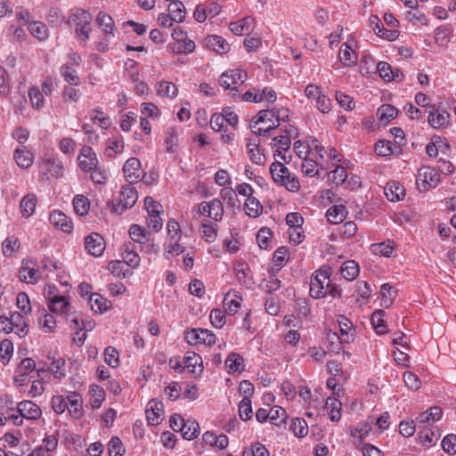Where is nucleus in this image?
Returning <instances> with one entry per match:
<instances>
[{"instance_id":"obj_1","label":"nucleus","mask_w":456,"mask_h":456,"mask_svg":"<svg viewBox=\"0 0 456 456\" xmlns=\"http://www.w3.org/2000/svg\"><path fill=\"white\" fill-rule=\"evenodd\" d=\"M270 174L276 184L284 186L290 191H297L299 190L300 183L298 179L297 176L291 175L288 167L281 162H273L270 166Z\"/></svg>"},{"instance_id":"obj_2","label":"nucleus","mask_w":456,"mask_h":456,"mask_svg":"<svg viewBox=\"0 0 456 456\" xmlns=\"http://www.w3.org/2000/svg\"><path fill=\"white\" fill-rule=\"evenodd\" d=\"M91 14L83 10V9H76L72 11L68 19L69 24L76 25V34L82 35L85 37V39L89 37V33L91 29Z\"/></svg>"},{"instance_id":"obj_3","label":"nucleus","mask_w":456,"mask_h":456,"mask_svg":"<svg viewBox=\"0 0 456 456\" xmlns=\"http://www.w3.org/2000/svg\"><path fill=\"white\" fill-rule=\"evenodd\" d=\"M330 272L329 269H319L312 275L310 281V295L314 298L324 297L327 281H330Z\"/></svg>"},{"instance_id":"obj_4","label":"nucleus","mask_w":456,"mask_h":456,"mask_svg":"<svg viewBox=\"0 0 456 456\" xmlns=\"http://www.w3.org/2000/svg\"><path fill=\"white\" fill-rule=\"evenodd\" d=\"M138 195L135 188L130 185L123 186L119 195V201L116 206L113 207L112 211L121 214L126 209L134 207Z\"/></svg>"},{"instance_id":"obj_5","label":"nucleus","mask_w":456,"mask_h":456,"mask_svg":"<svg viewBox=\"0 0 456 456\" xmlns=\"http://www.w3.org/2000/svg\"><path fill=\"white\" fill-rule=\"evenodd\" d=\"M246 75H243L240 70H230L228 72L223 73L219 77V85L224 89H231V94L232 98H235L239 95L238 90L236 87H232V85H237L238 83L242 84Z\"/></svg>"},{"instance_id":"obj_6","label":"nucleus","mask_w":456,"mask_h":456,"mask_svg":"<svg viewBox=\"0 0 456 456\" xmlns=\"http://www.w3.org/2000/svg\"><path fill=\"white\" fill-rule=\"evenodd\" d=\"M216 335L204 329H192L185 334V339L191 345L205 344L211 346L216 343Z\"/></svg>"},{"instance_id":"obj_7","label":"nucleus","mask_w":456,"mask_h":456,"mask_svg":"<svg viewBox=\"0 0 456 456\" xmlns=\"http://www.w3.org/2000/svg\"><path fill=\"white\" fill-rule=\"evenodd\" d=\"M77 160L81 170L86 173L93 171L99 163L96 153L90 146L86 145L81 148Z\"/></svg>"},{"instance_id":"obj_8","label":"nucleus","mask_w":456,"mask_h":456,"mask_svg":"<svg viewBox=\"0 0 456 456\" xmlns=\"http://www.w3.org/2000/svg\"><path fill=\"white\" fill-rule=\"evenodd\" d=\"M85 247L90 255L100 256L104 251L105 241L99 233L94 232L86 237Z\"/></svg>"},{"instance_id":"obj_9","label":"nucleus","mask_w":456,"mask_h":456,"mask_svg":"<svg viewBox=\"0 0 456 456\" xmlns=\"http://www.w3.org/2000/svg\"><path fill=\"white\" fill-rule=\"evenodd\" d=\"M164 405L162 402L151 400L146 408V417L149 424L152 426L159 425L162 420Z\"/></svg>"},{"instance_id":"obj_10","label":"nucleus","mask_w":456,"mask_h":456,"mask_svg":"<svg viewBox=\"0 0 456 456\" xmlns=\"http://www.w3.org/2000/svg\"><path fill=\"white\" fill-rule=\"evenodd\" d=\"M140 168L141 162L137 158H130L126 161L123 167V172L126 180L129 183H134L138 182L140 178Z\"/></svg>"},{"instance_id":"obj_11","label":"nucleus","mask_w":456,"mask_h":456,"mask_svg":"<svg viewBox=\"0 0 456 456\" xmlns=\"http://www.w3.org/2000/svg\"><path fill=\"white\" fill-rule=\"evenodd\" d=\"M18 411L22 418L37 419L42 414L41 409L32 401H22L18 405Z\"/></svg>"},{"instance_id":"obj_12","label":"nucleus","mask_w":456,"mask_h":456,"mask_svg":"<svg viewBox=\"0 0 456 456\" xmlns=\"http://www.w3.org/2000/svg\"><path fill=\"white\" fill-rule=\"evenodd\" d=\"M49 219L52 224L60 228L64 232H70L73 229L71 219L60 210H54L50 215Z\"/></svg>"},{"instance_id":"obj_13","label":"nucleus","mask_w":456,"mask_h":456,"mask_svg":"<svg viewBox=\"0 0 456 456\" xmlns=\"http://www.w3.org/2000/svg\"><path fill=\"white\" fill-rule=\"evenodd\" d=\"M8 318H9L10 327H12V331H13L14 329H16L15 332L20 338H24L25 336H27L28 331V326L26 323V322L24 321V318L20 313H19V312L12 313L10 314V317H8Z\"/></svg>"},{"instance_id":"obj_14","label":"nucleus","mask_w":456,"mask_h":456,"mask_svg":"<svg viewBox=\"0 0 456 456\" xmlns=\"http://www.w3.org/2000/svg\"><path fill=\"white\" fill-rule=\"evenodd\" d=\"M68 399V408L69 414L75 419H78L82 417L83 410H82V399L78 394L76 392L70 393L67 397Z\"/></svg>"},{"instance_id":"obj_15","label":"nucleus","mask_w":456,"mask_h":456,"mask_svg":"<svg viewBox=\"0 0 456 456\" xmlns=\"http://www.w3.org/2000/svg\"><path fill=\"white\" fill-rule=\"evenodd\" d=\"M384 191L387 200L393 202L403 200L405 195L403 186L395 181L388 183Z\"/></svg>"},{"instance_id":"obj_16","label":"nucleus","mask_w":456,"mask_h":456,"mask_svg":"<svg viewBox=\"0 0 456 456\" xmlns=\"http://www.w3.org/2000/svg\"><path fill=\"white\" fill-rule=\"evenodd\" d=\"M419 179L429 186H436L440 181V175L436 169L430 167H422L419 169Z\"/></svg>"},{"instance_id":"obj_17","label":"nucleus","mask_w":456,"mask_h":456,"mask_svg":"<svg viewBox=\"0 0 456 456\" xmlns=\"http://www.w3.org/2000/svg\"><path fill=\"white\" fill-rule=\"evenodd\" d=\"M206 45L218 53H225L230 50L229 44L221 37L216 35L206 38Z\"/></svg>"},{"instance_id":"obj_18","label":"nucleus","mask_w":456,"mask_h":456,"mask_svg":"<svg viewBox=\"0 0 456 456\" xmlns=\"http://www.w3.org/2000/svg\"><path fill=\"white\" fill-rule=\"evenodd\" d=\"M96 22L105 33L106 40H109V36L112 34L115 28L112 17L106 12H100L96 17Z\"/></svg>"},{"instance_id":"obj_19","label":"nucleus","mask_w":456,"mask_h":456,"mask_svg":"<svg viewBox=\"0 0 456 456\" xmlns=\"http://www.w3.org/2000/svg\"><path fill=\"white\" fill-rule=\"evenodd\" d=\"M225 367L229 373H240L244 370V359L240 354L231 353L225 361Z\"/></svg>"},{"instance_id":"obj_20","label":"nucleus","mask_w":456,"mask_h":456,"mask_svg":"<svg viewBox=\"0 0 456 456\" xmlns=\"http://www.w3.org/2000/svg\"><path fill=\"white\" fill-rule=\"evenodd\" d=\"M122 256L124 263L129 266L136 267L140 264V256L134 248V245L129 242L123 245Z\"/></svg>"},{"instance_id":"obj_21","label":"nucleus","mask_w":456,"mask_h":456,"mask_svg":"<svg viewBox=\"0 0 456 456\" xmlns=\"http://www.w3.org/2000/svg\"><path fill=\"white\" fill-rule=\"evenodd\" d=\"M185 368L191 373H201L203 371L202 359L195 353H187L183 358Z\"/></svg>"},{"instance_id":"obj_22","label":"nucleus","mask_w":456,"mask_h":456,"mask_svg":"<svg viewBox=\"0 0 456 456\" xmlns=\"http://www.w3.org/2000/svg\"><path fill=\"white\" fill-rule=\"evenodd\" d=\"M289 120V110L288 109H280L276 111V121L277 123H273L267 128H258L257 131H254L257 135L269 136L271 132L280 126L281 121Z\"/></svg>"},{"instance_id":"obj_23","label":"nucleus","mask_w":456,"mask_h":456,"mask_svg":"<svg viewBox=\"0 0 456 456\" xmlns=\"http://www.w3.org/2000/svg\"><path fill=\"white\" fill-rule=\"evenodd\" d=\"M450 114L444 110L439 112L437 110H431L428 115V123L434 128H440L446 126Z\"/></svg>"},{"instance_id":"obj_24","label":"nucleus","mask_w":456,"mask_h":456,"mask_svg":"<svg viewBox=\"0 0 456 456\" xmlns=\"http://www.w3.org/2000/svg\"><path fill=\"white\" fill-rule=\"evenodd\" d=\"M347 214L346 207L342 205H335L330 208L326 213V216L330 223L339 224L344 221Z\"/></svg>"},{"instance_id":"obj_25","label":"nucleus","mask_w":456,"mask_h":456,"mask_svg":"<svg viewBox=\"0 0 456 456\" xmlns=\"http://www.w3.org/2000/svg\"><path fill=\"white\" fill-rule=\"evenodd\" d=\"M39 324L45 332H53L55 328V319L52 314H47L44 307H38Z\"/></svg>"},{"instance_id":"obj_26","label":"nucleus","mask_w":456,"mask_h":456,"mask_svg":"<svg viewBox=\"0 0 456 456\" xmlns=\"http://www.w3.org/2000/svg\"><path fill=\"white\" fill-rule=\"evenodd\" d=\"M89 300L91 308L95 313H104L111 306L110 301L97 293L91 294Z\"/></svg>"},{"instance_id":"obj_27","label":"nucleus","mask_w":456,"mask_h":456,"mask_svg":"<svg viewBox=\"0 0 456 456\" xmlns=\"http://www.w3.org/2000/svg\"><path fill=\"white\" fill-rule=\"evenodd\" d=\"M181 434L184 439L192 440L200 434L199 423L194 419H187L182 425Z\"/></svg>"},{"instance_id":"obj_28","label":"nucleus","mask_w":456,"mask_h":456,"mask_svg":"<svg viewBox=\"0 0 456 456\" xmlns=\"http://www.w3.org/2000/svg\"><path fill=\"white\" fill-rule=\"evenodd\" d=\"M37 205V197L34 194H28L20 201V208L22 216L29 217L33 215Z\"/></svg>"},{"instance_id":"obj_29","label":"nucleus","mask_w":456,"mask_h":456,"mask_svg":"<svg viewBox=\"0 0 456 456\" xmlns=\"http://www.w3.org/2000/svg\"><path fill=\"white\" fill-rule=\"evenodd\" d=\"M248 149V154L251 161L256 165L263 166L265 163V156L259 149V142H252L251 139H248V142L247 144Z\"/></svg>"},{"instance_id":"obj_30","label":"nucleus","mask_w":456,"mask_h":456,"mask_svg":"<svg viewBox=\"0 0 456 456\" xmlns=\"http://www.w3.org/2000/svg\"><path fill=\"white\" fill-rule=\"evenodd\" d=\"M326 408L330 411V419L331 421H338L341 418L342 403L334 397H328L325 403Z\"/></svg>"},{"instance_id":"obj_31","label":"nucleus","mask_w":456,"mask_h":456,"mask_svg":"<svg viewBox=\"0 0 456 456\" xmlns=\"http://www.w3.org/2000/svg\"><path fill=\"white\" fill-rule=\"evenodd\" d=\"M168 12L176 22H183L185 19V7L181 1H173L168 5Z\"/></svg>"},{"instance_id":"obj_32","label":"nucleus","mask_w":456,"mask_h":456,"mask_svg":"<svg viewBox=\"0 0 456 456\" xmlns=\"http://www.w3.org/2000/svg\"><path fill=\"white\" fill-rule=\"evenodd\" d=\"M380 294L381 305L384 306L385 308H387L392 304L393 300L395 298L397 295V290L388 283H384L380 287Z\"/></svg>"},{"instance_id":"obj_33","label":"nucleus","mask_w":456,"mask_h":456,"mask_svg":"<svg viewBox=\"0 0 456 456\" xmlns=\"http://www.w3.org/2000/svg\"><path fill=\"white\" fill-rule=\"evenodd\" d=\"M360 272L358 264L354 260L346 261L341 266V274L347 281L354 280Z\"/></svg>"},{"instance_id":"obj_34","label":"nucleus","mask_w":456,"mask_h":456,"mask_svg":"<svg viewBox=\"0 0 456 456\" xmlns=\"http://www.w3.org/2000/svg\"><path fill=\"white\" fill-rule=\"evenodd\" d=\"M398 112V110L391 104H382L378 109L379 120L385 125L387 124L391 119L395 118Z\"/></svg>"},{"instance_id":"obj_35","label":"nucleus","mask_w":456,"mask_h":456,"mask_svg":"<svg viewBox=\"0 0 456 456\" xmlns=\"http://www.w3.org/2000/svg\"><path fill=\"white\" fill-rule=\"evenodd\" d=\"M217 224L209 220H206L201 224L200 232L202 237L205 238L208 242H213L216 240L217 237Z\"/></svg>"},{"instance_id":"obj_36","label":"nucleus","mask_w":456,"mask_h":456,"mask_svg":"<svg viewBox=\"0 0 456 456\" xmlns=\"http://www.w3.org/2000/svg\"><path fill=\"white\" fill-rule=\"evenodd\" d=\"M246 214L250 217H257L262 213V205L259 200L253 196H248L244 204Z\"/></svg>"},{"instance_id":"obj_37","label":"nucleus","mask_w":456,"mask_h":456,"mask_svg":"<svg viewBox=\"0 0 456 456\" xmlns=\"http://www.w3.org/2000/svg\"><path fill=\"white\" fill-rule=\"evenodd\" d=\"M385 311L377 310L375 311L370 319V322L375 331L379 334H385L387 332V326L384 321Z\"/></svg>"},{"instance_id":"obj_38","label":"nucleus","mask_w":456,"mask_h":456,"mask_svg":"<svg viewBox=\"0 0 456 456\" xmlns=\"http://www.w3.org/2000/svg\"><path fill=\"white\" fill-rule=\"evenodd\" d=\"M129 235L134 242L143 244L150 240V233H148L142 226L132 224L129 228Z\"/></svg>"},{"instance_id":"obj_39","label":"nucleus","mask_w":456,"mask_h":456,"mask_svg":"<svg viewBox=\"0 0 456 456\" xmlns=\"http://www.w3.org/2000/svg\"><path fill=\"white\" fill-rule=\"evenodd\" d=\"M253 20L254 19L251 17H245L238 21L231 22L230 29L233 34L238 36H241L244 33H248L249 26Z\"/></svg>"},{"instance_id":"obj_40","label":"nucleus","mask_w":456,"mask_h":456,"mask_svg":"<svg viewBox=\"0 0 456 456\" xmlns=\"http://www.w3.org/2000/svg\"><path fill=\"white\" fill-rule=\"evenodd\" d=\"M61 77L64 78V80L71 85V86H77L80 83V78L77 73V71L71 68L70 66L65 64L61 67L60 69Z\"/></svg>"},{"instance_id":"obj_41","label":"nucleus","mask_w":456,"mask_h":456,"mask_svg":"<svg viewBox=\"0 0 456 456\" xmlns=\"http://www.w3.org/2000/svg\"><path fill=\"white\" fill-rule=\"evenodd\" d=\"M69 305V303L64 296H54L50 299L49 309L53 313H63Z\"/></svg>"},{"instance_id":"obj_42","label":"nucleus","mask_w":456,"mask_h":456,"mask_svg":"<svg viewBox=\"0 0 456 456\" xmlns=\"http://www.w3.org/2000/svg\"><path fill=\"white\" fill-rule=\"evenodd\" d=\"M73 207L75 212L78 216H83L88 213L90 203L86 197L83 195H76L73 199Z\"/></svg>"},{"instance_id":"obj_43","label":"nucleus","mask_w":456,"mask_h":456,"mask_svg":"<svg viewBox=\"0 0 456 456\" xmlns=\"http://www.w3.org/2000/svg\"><path fill=\"white\" fill-rule=\"evenodd\" d=\"M340 61L346 67L354 66L357 61V55L351 47L345 44V48H341L339 52Z\"/></svg>"},{"instance_id":"obj_44","label":"nucleus","mask_w":456,"mask_h":456,"mask_svg":"<svg viewBox=\"0 0 456 456\" xmlns=\"http://www.w3.org/2000/svg\"><path fill=\"white\" fill-rule=\"evenodd\" d=\"M14 159L18 166L22 168H28L33 163V155L28 151L16 150L14 152Z\"/></svg>"},{"instance_id":"obj_45","label":"nucleus","mask_w":456,"mask_h":456,"mask_svg":"<svg viewBox=\"0 0 456 456\" xmlns=\"http://www.w3.org/2000/svg\"><path fill=\"white\" fill-rule=\"evenodd\" d=\"M287 417V412L282 407L275 406L271 408L270 422L272 424L281 426L285 423Z\"/></svg>"},{"instance_id":"obj_46","label":"nucleus","mask_w":456,"mask_h":456,"mask_svg":"<svg viewBox=\"0 0 456 456\" xmlns=\"http://www.w3.org/2000/svg\"><path fill=\"white\" fill-rule=\"evenodd\" d=\"M276 111H277L276 109L260 110L258 112V114L255 118H252L251 124H250L251 127L255 128L257 124L264 123L266 120L272 122V124H273V122L272 118H269L268 116L270 115L271 118H276Z\"/></svg>"},{"instance_id":"obj_47","label":"nucleus","mask_w":456,"mask_h":456,"mask_svg":"<svg viewBox=\"0 0 456 456\" xmlns=\"http://www.w3.org/2000/svg\"><path fill=\"white\" fill-rule=\"evenodd\" d=\"M347 176V173L342 166H337L336 168L329 174L330 181L338 186L342 184Z\"/></svg>"},{"instance_id":"obj_48","label":"nucleus","mask_w":456,"mask_h":456,"mask_svg":"<svg viewBox=\"0 0 456 456\" xmlns=\"http://www.w3.org/2000/svg\"><path fill=\"white\" fill-rule=\"evenodd\" d=\"M18 308L24 314H30L32 311L29 297L26 292H19L16 297Z\"/></svg>"},{"instance_id":"obj_49","label":"nucleus","mask_w":456,"mask_h":456,"mask_svg":"<svg viewBox=\"0 0 456 456\" xmlns=\"http://www.w3.org/2000/svg\"><path fill=\"white\" fill-rule=\"evenodd\" d=\"M13 345L9 339H4L0 344V357L3 364H7L12 355Z\"/></svg>"},{"instance_id":"obj_50","label":"nucleus","mask_w":456,"mask_h":456,"mask_svg":"<svg viewBox=\"0 0 456 456\" xmlns=\"http://www.w3.org/2000/svg\"><path fill=\"white\" fill-rule=\"evenodd\" d=\"M157 91L159 95L173 98L176 96L178 90L175 85L167 81H162L159 84Z\"/></svg>"},{"instance_id":"obj_51","label":"nucleus","mask_w":456,"mask_h":456,"mask_svg":"<svg viewBox=\"0 0 456 456\" xmlns=\"http://www.w3.org/2000/svg\"><path fill=\"white\" fill-rule=\"evenodd\" d=\"M290 428L294 432L295 436L298 437H305L308 433V426L305 419H295L292 420Z\"/></svg>"},{"instance_id":"obj_52","label":"nucleus","mask_w":456,"mask_h":456,"mask_svg":"<svg viewBox=\"0 0 456 456\" xmlns=\"http://www.w3.org/2000/svg\"><path fill=\"white\" fill-rule=\"evenodd\" d=\"M209 208L211 212V218L216 222L223 219L224 216V207L220 200L214 199L209 201Z\"/></svg>"},{"instance_id":"obj_53","label":"nucleus","mask_w":456,"mask_h":456,"mask_svg":"<svg viewBox=\"0 0 456 456\" xmlns=\"http://www.w3.org/2000/svg\"><path fill=\"white\" fill-rule=\"evenodd\" d=\"M240 418L246 421L252 418V407L250 398H243L239 403Z\"/></svg>"},{"instance_id":"obj_54","label":"nucleus","mask_w":456,"mask_h":456,"mask_svg":"<svg viewBox=\"0 0 456 456\" xmlns=\"http://www.w3.org/2000/svg\"><path fill=\"white\" fill-rule=\"evenodd\" d=\"M419 437L421 443L425 444H436L439 439V435L431 428H422L419 432Z\"/></svg>"},{"instance_id":"obj_55","label":"nucleus","mask_w":456,"mask_h":456,"mask_svg":"<svg viewBox=\"0 0 456 456\" xmlns=\"http://www.w3.org/2000/svg\"><path fill=\"white\" fill-rule=\"evenodd\" d=\"M89 116H90V118L94 122H97L98 121L99 122V126L102 128L106 129L111 124V121H110V118L103 116V112H102V110H98V109L93 110L90 111Z\"/></svg>"},{"instance_id":"obj_56","label":"nucleus","mask_w":456,"mask_h":456,"mask_svg":"<svg viewBox=\"0 0 456 456\" xmlns=\"http://www.w3.org/2000/svg\"><path fill=\"white\" fill-rule=\"evenodd\" d=\"M125 448L121 440L118 436H113L109 443V455L110 456H123Z\"/></svg>"},{"instance_id":"obj_57","label":"nucleus","mask_w":456,"mask_h":456,"mask_svg":"<svg viewBox=\"0 0 456 456\" xmlns=\"http://www.w3.org/2000/svg\"><path fill=\"white\" fill-rule=\"evenodd\" d=\"M288 256L289 250L286 247H280L275 250L273 261L274 265L277 266V270H280L284 265Z\"/></svg>"},{"instance_id":"obj_58","label":"nucleus","mask_w":456,"mask_h":456,"mask_svg":"<svg viewBox=\"0 0 456 456\" xmlns=\"http://www.w3.org/2000/svg\"><path fill=\"white\" fill-rule=\"evenodd\" d=\"M125 263L120 260H114L109 263L108 268L110 273L118 278H125L128 273V269L124 271Z\"/></svg>"},{"instance_id":"obj_59","label":"nucleus","mask_w":456,"mask_h":456,"mask_svg":"<svg viewBox=\"0 0 456 456\" xmlns=\"http://www.w3.org/2000/svg\"><path fill=\"white\" fill-rule=\"evenodd\" d=\"M377 70L379 73V76L385 80V81H392L395 78L394 73H393V68L392 66L386 62V61H380L377 65Z\"/></svg>"},{"instance_id":"obj_60","label":"nucleus","mask_w":456,"mask_h":456,"mask_svg":"<svg viewBox=\"0 0 456 456\" xmlns=\"http://www.w3.org/2000/svg\"><path fill=\"white\" fill-rule=\"evenodd\" d=\"M28 97L33 107L40 109L44 105L43 93L36 86L30 88Z\"/></svg>"},{"instance_id":"obj_61","label":"nucleus","mask_w":456,"mask_h":456,"mask_svg":"<svg viewBox=\"0 0 456 456\" xmlns=\"http://www.w3.org/2000/svg\"><path fill=\"white\" fill-rule=\"evenodd\" d=\"M272 231L269 228H261L256 235V241L260 248L267 249Z\"/></svg>"},{"instance_id":"obj_62","label":"nucleus","mask_w":456,"mask_h":456,"mask_svg":"<svg viewBox=\"0 0 456 456\" xmlns=\"http://www.w3.org/2000/svg\"><path fill=\"white\" fill-rule=\"evenodd\" d=\"M28 29L30 33L39 40H43L46 37L47 28L42 22L35 21L30 23Z\"/></svg>"},{"instance_id":"obj_63","label":"nucleus","mask_w":456,"mask_h":456,"mask_svg":"<svg viewBox=\"0 0 456 456\" xmlns=\"http://www.w3.org/2000/svg\"><path fill=\"white\" fill-rule=\"evenodd\" d=\"M52 408L57 414L63 413L68 408V402L63 395H53L52 398Z\"/></svg>"},{"instance_id":"obj_64","label":"nucleus","mask_w":456,"mask_h":456,"mask_svg":"<svg viewBox=\"0 0 456 456\" xmlns=\"http://www.w3.org/2000/svg\"><path fill=\"white\" fill-rule=\"evenodd\" d=\"M443 450L450 454L456 453V435H447L442 441Z\"/></svg>"}]
</instances>
